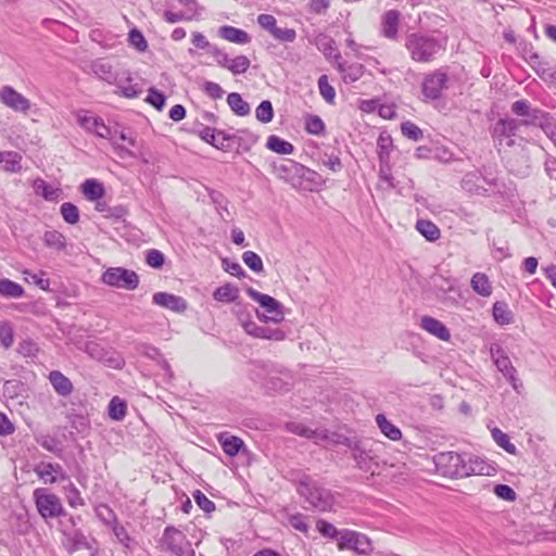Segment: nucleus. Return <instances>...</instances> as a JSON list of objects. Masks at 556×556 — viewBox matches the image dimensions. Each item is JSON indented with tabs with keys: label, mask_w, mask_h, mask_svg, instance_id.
Masks as SVG:
<instances>
[{
	"label": "nucleus",
	"mask_w": 556,
	"mask_h": 556,
	"mask_svg": "<svg viewBox=\"0 0 556 556\" xmlns=\"http://www.w3.org/2000/svg\"><path fill=\"white\" fill-rule=\"evenodd\" d=\"M316 528L326 538L338 540V538L340 536L341 531H338L332 523L326 520H318L316 523Z\"/></svg>",
	"instance_id": "obj_58"
},
{
	"label": "nucleus",
	"mask_w": 556,
	"mask_h": 556,
	"mask_svg": "<svg viewBox=\"0 0 556 556\" xmlns=\"http://www.w3.org/2000/svg\"><path fill=\"white\" fill-rule=\"evenodd\" d=\"M193 498L197 505L205 513H212L215 510V504L200 490L193 492Z\"/></svg>",
	"instance_id": "obj_60"
},
{
	"label": "nucleus",
	"mask_w": 556,
	"mask_h": 556,
	"mask_svg": "<svg viewBox=\"0 0 556 556\" xmlns=\"http://www.w3.org/2000/svg\"><path fill=\"white\" fill-rule=\"evenodd\" d=\"M199 136L203 141L215 148H222L224 146V141L230 139L224 131L207 126L199 130Z\"/></svg>",
	"instance_id": "obj_29"
},
{
	"label": "nucleus",
	"mask_w": 556,
	"mask_h": 556,
	"mask_svg": "<svg viewBox=\"0 0 556 556\" xmlns=\"http://www.w3.org/2000/svg\"><path fill=\"white\" fill-rule=\"evenodd\" d=\"M146 262L153 268H161L165 262V257L161 251L151 249L147 252Z\"/></svg>",
	"instance_id": "obj_62"
},
{
	"label": "nucleus",
	"mask_w": 556,
	"mask_h": 556,
	"mask_svg": "<svg viewBox=\"0 0 556 556\" xmlns=\"http://www.w3.org/2000/svg\"><path fill=\"white\" fill-rule=\"evenodd\" d=\"M511 111L514 114L518 116L527 117L523 124H530L536 121L540 116L543 115L540 110H531L530 104L527 100H518L513 103Z\"/></svg>",
	"instance_id": "obj_28"
},
{
	"label": "nucleus",
	"mask_w": 556,
	"mask_h": 556,
	"mask_svg": "<svg viewBox=\"0 0 556 556\" xmlns=\"http://www.w3.org/2000/svg\"><path fill=\"white\" fill-rule=\"evenodd\" d=\"M483 180L485 185L489 187L495 186V179L493 178H486L482 177L481 173L479 172H470L467 173L463 179H462V188L464 191H466L469 194H476V195H489V189L480 184V181Z\"/></svg>",
	"instance_id": "obj_13"
},
{
	"label": "nucleus",
	"mask_w": 556,
	"mask_h": 556,
	"mask_svg": "<svg viewBox=\"0 0 556 556\" xmlns=\"http://www.w3.org/2000/svg\"><path fill=\"white\" fill-rule=\"evenodd\" d=\"M102 281L111 287L135 290L139 285V277L134 270L112 267L103 273Z\"/></svg>",
	"instance_id": "obj_9"
},
{
	"label": "nucleus",
	"mask_w": 556,
	"mask_h": 556,
	"mask_svg": "<svg viewBox=\"0 0 556 556\" xmlns=\"http://www.w3.org/2000/svg\"><path fill=\"white\" fill-rule=\"evenodd\" d=\"M160 544L162 551L170 556H195L191 542L175 527L165 528Z\"/></svg>",
	"instance_id": "obj_5"
},
{
	"label": "nucleus",
	"mask_w": 556,
	"mask_h": 556,
	"mask_svg": "<svg viewBox=\"0 0 556 556\" xmlns=\"http://www.w3.org/2000/svg\"><path fill=\"white\" fill-rule=\"evenodd\" d=\"M123 78H125V80H127V81H130L131 80L130 73L127 71H124L121 73V76L117 78V84H115V85L118 87L121 94L128 99L137 98L141 93L140 87L137 84H135V85L129 84L127 86H124Z\"/></svg>",
	"instance_id": "obj_36"
},
{
	"label": "nucleus",
	"mask_w": 556,
	"mask_h": 556,
	"mask_svg": "<svg viewBox=\"0 0 556 556\" xmlns=\"http://www.w3.org/2000/svg\"><path fill=\"white\" fill-rule=\"evenodd\" d=\"M81 192L88 201H98L105 193L103 185L96 179H87L81 185Z\"/></svg>",
	"instance_id": "obj_30"
},
{
	"label": "nucleus",
	"mask_w": 556,
	"mask_h": 556,
	"mask_svg": "<svg viewBox=\"0 0 556 556\" xmlns=\"http://www.w3.org/2000/svg\"><path fill=\"white\" fill-rule=\"evenodd\" d=\"M296 492L311 508L328 511L333 506V495L330 490L321 486L308 475H301L296 482Z\"/></svg>",
	"instance_id": "obj_3"
},
{
	"label": "nucleus",
	"mask_w": 556,
	"mask_h": 556,
	"mask_svg": "<svg viewBox=\"0 0 556 556\" xmlns=\"http://www.w3.org/2000/svg\"><path fill=\"white\" fill-rule=\"evenodd\" d=\"M251 65V61L245 55H238L231 59V64H229V71L233 75L244 74Z\"/></svg>",
	"instance_id": "obj_53"
},
{
	"label": "nucleus",
	"mask_w": 556,
	"mask_h": 556,
	"mask_svg": "<svg viewBox=\"0 0 556 556\" xmlns=\"http://www.w3.org/2000/svg\"><path fill=\"white\" fill-rule=\"evenodd\" d=\"M46 275L45 271H40L39 274H33L31 271L25 269L23 271L24 280L28 283L33 282L41 290L48 291L50 289V280L43 278Z\"/></svg>",
	"instance_id": "obj_48"
},
{
	"label": "nucleus",
	"mask_w": 556,
	"mask_h": 556,
	"mask_svg": "<svg viewBox=\"0 0 556 556\" xmlns=\"http://www.w3.org/2000/svg\"><path fill=\"white\" fill-rule=\"evenodd\" d=\"M295 170L293 173L296 175V178L300 181H303L304 185L308 186L305 190H312L313 186L317 184V179L319 178V175L308 167L300 164V165H292Z\"/></svg>",
	"instance_id": "obj_37"
},
{
	"label": "nucleus",
	"mask_w": 556,
	"mask_h": 556,
	"mask_svg": "<svg viewBox=\"0 0 556 556\" xmlns=\"http://www.w3.org/2000/svg\"><path fill=\"white\" fill-rule=\"evenodd\" d=\"M305 129L312 135H323L325 132V124L317 115H309L305 121Z\"/></svg>",
	"instance_id": "obj_54"
},
{
	"label": "nucleus",
	"mask_w": 556,
	"mask_h": 556,
	"mask_svg": "<svg viewBox=\"0 0 556 556\" xmlns=\"http://www.w3.org/2000/svg\"><path fill=\"white\" fill-rule=\"evenodd\" d=\"M4 169L10 173H18L22 169V156L15 151H7L3 155Z\"/></svg>",
	"instance_id": "obj_45"
},
{
	"label": "nucleus",
	"mask_w": 556,
	"mask_h": 556,
	"mask_svg": "<svg viewBox=\"0 0 556 556\" xmlns=\"http://www.w3.org/2000/svg\"><path fill=\"white\" fill-rule=\"evenodd\" d=\"M405 48L413 61L430 63L444 52L445 42L429 34L412 33L406 37Z\"/></svg>",
	"instance_id": "obj_2"
},
{
	"label": "nucleus",
	"mask_w": 556,
	"mask_h": 556,
	"mask_svg": "<svg viewBox=\"0 0 556 556\" xmlns=\"http://www.w3.org/2000/svg\"><path fill=\"white\" fill-rule=\"evenodd\" d=\"M152 302L153 304L167 308L174 313H184L188 308V303L182 296L167 292L154 293Z\"/></svg>",
	"instance_id": "obj_16"
},
{
	"label": "nucleus",
	"mask_w": 556,
	"mask_h": 556,
	"mask_svg": "<svg viewBox=\"0 0 556 556\" xmlns=\"http://www.w3.org/2000/svg\"><path fill=\"white\" fill-rule=\"evenodd\" d=\"M492 438L498 446L507 453L515 455L517 453L516 446L509 441V438L498 428L492 429Z\"/></svg>",
	"instance_id": "obj_46"
},
{
	"label": "nucleus",
	"mask_w": 556,
	"mask_h": 556,
	"mask_svg": "<svg viewBox=\"0 0 556 556\" xmlns=\"http://www.w3.org/2000/svg\"><path fill=\"white\" fill-rule=\"evenodd\" d=\"M90 70L94 76L110 85L117 84V78L121 76V73L115 72L112 64L104 59L94 60Z\"/></svg>",
	"instance_id": "obj_18"
},
{
	"label": "nucleus",
	"mask_w": 556,
	"mask_h": 556,
	"mask_svg": "<svg viewBox=\"0 0 556 556\" xmlns=\"http://www.w3.org/2000/svg\"><path fill=\"white\" fill-rule=\"evenodd\" d=\"M255 116L261 123L267 124L274 117V110L271 102L268 100L262 101L255 110Z\"/></svg>",
	"instance_id": "obj_49"
},
{
	"label": "nucleus",
	"mask_w": 556,
	"mask_h": 556,
	"mask_svg": "<svg viewBox=\"0 0 556 556\" xmlns=\"http://www.w3.org/2000/svg\"><path fill=\"white\" fill-rule=\"evenodd\" d=\"M0 294L7 298L20 299L24 295V289L17 282L4 278L0 280Z\"/></svg>",
	"instance_id": "obj_41"
},
{
	"label": "nucleus",
	"mask_w": 556,
	"mask_h": 556,
	"mask_svg": "<svg viewBox=\"0 0 556 556\" xmlns=\"http://www.w3.org/2000/svg\"><path fill=\"white\" fill-rule=\"evenodd\" d=\"M400 12L396 10H389L383 13L381 17L380 33L383 37L396 40L399 37Z\"/></svg>",
	"instance_id": "obj_17"
},
{
	"label": "nucleus",
	"mask_w": 556,
	"mask_h": 556,
	"mask_svg": "<svg viewBox=\"0 0 556 556\" xmlns=\"http://www.w3.org/2000/svg\"><path fill=\"white\" fill-rule=\"evenodd\" d=\"M472 290L481 296L488 298L492 294V286L488 276L483 273H476L470 281Z\"/></svg>",
	"instance_id": "obj_33"
},
{
	"label": "nucleus",
	"mask_w": 556,
	"mask_h": 556,
	"mask_svg": "<svg viewBox=\"0 0 556 556\" xmlns=\"http://www.w3.org/2000/svg\"><path fill=\"white\" fill-rule=\"evenodd\" d=\"M77 122L86 131L92 132L100 138L112 139V130L104 124L101 117L88 113H78Z\"/></svg>",
	"instance_id": "obj_15"
},
{
	"label": "nucleus",
	"mask_w": 556,
	"mask_h": 556,
	"mask_svg": "<svg viewBox=\"0 0 556 556\" xmlns=\"http://www.w3.org/2000/svg\"><path fill=\"white\" fill-rule=\"evenodd\" d=\"M315 45L327 59H334L336 63L341 61V54L337 49L336 41L329 35L318 34L315 38Z\"/></svg>",
	"instance_id": "obj_22"
},
{
	"label": "nucleus",
	"mask_w": 556,
	"mask_h": 556,
	"mask_svg": "<svg viewBox=\"0 0 556 556\" xmlns=\"http://www.w3.org/2000/svg\"><path fill=\"white\" fill-rule=\"evenodd\" d=\"M0 101L18 113H27L30 109V101L11 86H3L1 88Z\"/></svg>",
	"instance_id": "obj_14"
},
{
	"label": "nucleus",
	"mask_w": 556,
	"mask_h": 556,
	"mask_svg": "<svg viewBox=\"0 0 556 556\" xmlns=\"http://www.w3.org/2000/svg\"><path fill=\"white\" fill-rule=\"evenodd\" d=\"M271 36L281 42H293L296 38V31L293 28L277 27Z\"/></svg>",
	"instance_id": "obj_61"
},
{
	"label": "nucleus",
	"mask_w": 556,
	"mask_h": 556,
	"mask_svg": "<svg viewBox=\"0 0 556 556\" xmlns=\"http://www.w3.org/2000/svg\"><path fill=\"white\" fill-rule=\"evenodd\" d=\"M338 547L339 549H354L358 554H367L371 551V543L365 534L345 529L340 532Z\"/></svg>",
	"instance_id": "obj_10"
},
{
	"label": "nucleus",
	"mask_w": 556,
	"mask_h": 556,
	"mask_svg": "<svg viewBox=\"0 0 556 556\" xmlns=\"http://www.w3.org/2000/svg\"><path fill=\"white\" fill-rule=\"evenodd\" d=\"M257 23L263 29L267 30L270 35L278 27L277 20L271 14H260L257 16Z\"/></svg>",
	"instance_id": "obj_63"
},
{
	"label": "nucleus",
	"mask_w": 556,
	"mask_h": 556,
	"mask_svg": "<svg viewBox=\"0 0 556 556\" xmlns=\"http://www.w3.org/2000/svg\"><path fill=\"white\" fill-rule=\"evenodd\" d=\"M420 327L431 336L442 340L450 341L451 332L447 327L439 319L431 316H422L420 318Z\"/></svg>",
	"instance_id": "obj_19"
},
{
	"label": "nucleus",
	"mask_w": 556,
	"mask_h": 556,
	"mask_svg": "<svg viewBox=\"0 0 556 556\" xmlns=\"http://www.w3.org/2000/svg\"><path fill=\"white\" fill-rule=\"evenodd\" d=\"M336 443L346 445L351 450L357 468L366 472H375V469L378 467L377 456L370 448H367L362 442L346 437H339Z\"/></svg>",
	"instance_id": "obj_6"
},
{
	"label": "nucleus",
	"mask_w": 556,
	"mask_h": 556,
	"mask_svg": "<svg viewBox=\"0 0 556 556\" xmlns=\"http://www.w3.org/2000/svg\"><path fill=\"white\" fill-rule=\"evenodd\" d=\"M448 76L442 68L425 75L421 83L424 101H434L441 98L442 91L447 88Z\"/></svg>",
	"instance_id": "obj_8"
},
{
	"label": "nucleus",
	"mask_w": 556,
	"mask_h": 556,
	"mask_svg": "<svg viewBox=\"0 0 556 556\" xmlns=\"http://www.w3.org/2000/svg\"><path fill=\"white\" fill-rule=\"evenodd\" d=\"M218 36L229 42L247 45L251 41L250 35L240 28L224 25L218 28Z\"/></svg>",
	"instance_id": "obj_24"
},
{
	"label": "nucleus",
	"mask_w": 556,
	"mask_h": 556,
	"mask_svg": "<svg viewBox=\"0 0 556 556\" xmlns=\"http://www.w3.org/2000/svg\"><path fill=\"white\" fill-rule=\"evenodd\" d=\"M337 68L342 74L343 80L345 83H354L363 74L362 65H349L348 63L341 61L337 63Z\"/></svg>",
	"instance_id": "obj_39"
},
{
	"label": "nucleus",
	"mask_w": 556,
	"mask_h": 556,
	"mask_svg": "<svg viewBox=\"0 0 556 556\" xmlns=\"http://www.w3.org/2000/svg\"><path fill=\"white\" fill-rule=\"evenodd\" d=\"M294 378L290 371H281L279 376H270L267 380L266 388L268 391L283 393L290 390Z\"/></svg>",
	"instance_id": "obj_23"
},
{
	"label": "nucleus",
	"mask_w": 556,
	"mask_h": 556,
	"mask_svg": "<svg viewBox=\"0 0 556 556\" xmlns=\"http://www.w3.org/2000/svg\"><path fill=\"white\" fill-rule=\"evenodd\" d=\"M392 146L391 138L390 137H382L380 136L378 139V155L380 163L387 164L389 162L390 156V148Z\"/></svg>",
	"instance_id": "obj_56"
},
{
	"label": "nucleus",
	"mask_w": 556,
	"mask_h": 556,
	"mask_svg": "<svg viewBox=\"0 0 556 556\" xmlns=\"http://www.w3.org/2000/svg\"><path fill=\"white\" fill-rule=\"evenodd\" d=\"M376 422H377L380 431L388 439H390L392 441L401 440L402 431L400 430V428H397L395 425H393L391 421H389L383 414H378L376 416Z\"/></svg>",
	"instance_id": "obj_32"
},
{
	"label": "nucleus",
	"mask_w": 556,
	"mask_h": 556,
	"mask_svg": "<svg viewBox=\"0 0 556 556\" xmlns=\"http://www.w3.org/2000/svg\"><path fill=\"white\" fill-rule=\"evenodd\" d=\"M434 464L450 478L490 475V466L483 459L467 453L442 452L434 456Z\"/></svg>",
	"instance_id": "obj_1"
},
{
	"label": "nucleus",
	"mask_w": 556,
	"mask_h": 556,
	"mask_svg": "<svg viewBox=\"0 0 556 556\" xmlns=\"http://www.w3.org/2000/svg\"><path fill=\"white\" fill-rule=\"evenodd\" d=\"M213 298L217 302L231 303L239 298V289L231 283H225L214 291Z\"/></svg>",
	"instance_id": "obj_34"
},
{
	"label": "nucleus",
	"mask_w": 556,
	"mask_h": 556,
	"mask_svg": "<svg viewBox=\"0 0 556 556\" xmlns=\"http://www.w3.org/2000/svg\"><path fill=\"white\" fill-rule=\"evenodd\" d=\"M318 89L326 102L333 103L336 91L334 88L329 84L328 77L326 75H321L318 78Z\"/></svg>",
	"instance_id": "obj_52"
},
{
	"label": "nucleus",
	"mask_w": 556,
	"mask_h": 556,
	"mask_svg": "<svg viewBox=\"0 0 556 556\" xmlns=\"http://www.w3.org/2000/svg\"><path fill=\"white\" fill-rule=\"evenodd\" d=\"M0 342L5 349L11 348L14 342L13 329L9 323L0 324Z\"/></svg>",
	"instance_id": "obj_59"
},
{
	"label": "nucleus",
	"mask_w": 556,
	"mask_h": 556,
	"mask_svg": "<svg viewBox=\"0 0 556 556\" xmlns=\"http://www.w3.org/2000/svg\"><path fill=\"white\" fill-rule=\"evenodd\" d=\"M401 130L406 138L414 141H419L422 138L421 129L409 121L402 123Z\"/></svg>",
	"instance_id": "obj_55"
},
{
	"label": "nucleus",
	"mask_w": 556,
	"mask_h": 556,
	"mask_svg": "<svg viewBox=\"0 0 556 556\" xmlns=\"http://www.w3.org/2000/svg\"><path fill=\"white\" fill-rule=\"evenodd\" d=\"M247 293L264 309L263 313L256 311V317L261 321L279 324L285 319L283 305L278 300L251 287L247 289Z\"/></svg>",
	"instance_id": "obj_4"
},
{
	"label": "nucleus",
	"mask_w": 556,
	"mask_h": 556,
	"mask_svg": "<svg viewBox=\"0 0 556 556\" xmlns=\"http://www.w3.org/2000/svg\"><path fill=\"white\" fill-rule=\"evenodd\" d=\"M217 441L220 444L224 453L231 457L238 455L240 451L244 450L245 447V444L241 438L231 435L227 432L218 434Z\"/></svg>",
	"instance_id": "obj_21"
},
{
	"label": "nucleus",
	"mask_w": 556,
	"mask_h": 556,
	"mask_svg": "<svg viewBox=\"0 0 556 556\" xmlns=\"http://www.w3.org/2000/svg\"><path fill=\"white\" fill-rule=\"evenodd\" d=\"M128 40L138 51L143 52L148 48V42L140 30L131 29L129 31Z\"/></svg>",
	"instance_id": "obj_57"
},
{
	"label": "nucleus",
	"mask_w": 556,
	"mask_h": 556,
	"mask_svg": "<svg viewBox=\"0 0 556 556\" xmlns=\"http://www.w3.org/2000/svg\"><path fill=\"white\" fill-rule=\"evenodd\" d=\"M287 429L300 437H304L307 439H313L316 441H323L328 439L327 431L324 429H311L309 427L299 424V422H289L287 424Z\"/></svg>",
	"instance_id": "obj_25"
},
{
	"label": "nucleus",
	"mask_w": 556,
	"mask_h": 556,
	"mask_svg": "<svg viewBox=\"0 0 556 556\" xmlns=\"http://www.w3.org/2000/svg\"><path fill=\"white\" fill-rule=\"evenodd\" d=\"M320 163L328 167L330 170H332L333 173L336 172H339L341 170L342 168V163H341V160L339 159L338 155H333V154H327L325 153L321 157H320Z\"/></svg>",
	"instance_id": "obj_64"
},
{
	"label": "nucleus",
	"mask_w": 556,
	"mask_h": 556,
	"mask_svg": "<svg viewBox=\"0 0 556 556\" xmlns=\"http://www.w3.org/2000/svg\"><path fill=\"white\" fill-rule=\"evenodd\" d=\"M39 515L45 518H56L65 516V510L61 500L53 493L48 492L45 488H37L33 493Z\"/></svg>",
	"instance_id": "obj_7"
},
{
	"label": "nucleus",
	"mask_w": 556,
	"mask_h": 556,
	"mask_svg": "<svg viewBox=\"0 0 556 556\" xmlns=\"http://www.w3.org/2000/svg\"><path fill=\"white\" fill-rule=\"evenodd\" d=\"M109 415L114 420H122L126 415V404L118 396H114L109 404Z\"/></svg>",
	"instance_id": "obj_47"
},
{
	"label": "nucleus",
	"mask_w": 556,
	"mask_h": 556,
	"mask_svg": "<svg viewBox=\"0 0 556 556\" xmlns=\"http://www.w3.org/2000/svg\"><path fill=\"white\" fill-rule=\"evenodd\" d=\"M34 189L37 194H40L47 201H53L55 200L59 194L61 193V190L58 188H54L50 185H48L42 179H36L34 181Z\"/></svg>",
	"instance_id": "obj_43"
},
{
	"label": "nucleus",
	"mask_w": 556,
	"mask_h": 556,
	"mask_svg": "<svg viewBox=\"0 0 556 556\" xmlns=\"http://www.w3.org/2000/svg\"><path fill=\"white\" fill-rule=\"evenodd\" d=\"M60 212H61L63 219L66 223L71 224V225L78 223L79 211H78L77 206L74 205L73 203H70V202L63 203L60 207Z\"/></svg>",
	"instance_id": "obj_50"
},
{
	"label": "nucleus",
	"mask_w": 556,
	"mask_h": 556,
	"mask_svg": "<svg viewBox=\"0 0 556 556\" xmlns=\"http://www.w3.org/2000/svg\"><path fill=\"white\" fill-rule=\"evenodd\" d=\"M45 244L56 251H62L66 248V238L58 230H48L43 235Z\"/></svg>",
	"instance_id": "obj_42"
},
{
	"label": "nucleus",
	"mask_w": 556,
	"mask_h": 556,
	"mask_svg": "<svg viewBox=\"0 0 556 556\" xmlns=\"http://www.w3.org/2000/svg\"><path fill=\"white\" fill-rule=\"evenodd\" d=\"M416 229L430 242L437 241L441 236L439 227L434 223L427 219L417 220Z\"/></svg>",
	"instance_id": "obj_35"
},
{
	"label": "nucleus",
	"mask_w": 556,
	"mask_h": 556,
	"mask_svg": "<svg viewBox=\"0 0 556 556\" xmlns=\"http://www.w3.org/2000/svg\"><path fill=\"white\" fill-rule=\"evenodd\" d=\"M34 471L46 484L70 479L66 471L58 463L40 462L35 466Z\"/></svg>",
	"instance_id": "obj_12"
},
{
	"label": "nucleus",
	"mask_w": 556,
	"mask_h": 556,
	"mask_svg": "<svg viewBox=\"0 0 556 556\" xmlns=\"http://www.w3.org/2000/svg\"><path fill=\"white\" fill-rule=\"evenodd\" d=\"M520 125L521 123L514 118H502L494 125L493 136L500 140L502 137L510 138L516 135Z\"/></svg>",
	"instance_id": "obj_27"
},
{
	"label": "nucleus",
	"mask_w": 556,
	"mask_h": 556,
	"mask_svg": "<svg viewBox=\"0 0 556 556\" xmlns=\"http://www.w3.org/2000/svg\"><path fill=\"white\" fill-rule=\"evenodd\" d=\"M291 165H300V163H296L291 160H286L280 165L276 166L277 175L280 179H283L288 184H290L295 189H306L308 186L304 185L303 181H300L296 178V175L293 173L295 168Z\"/></svg>",
	"instance_id": "obj_20"
},
{
	"label": "nucleus",
	"mask_w": 556,
	"mask_h": 556,
	"mask_svg": "<svg viewBox=\"0 0 556 556\" xmlns=\"http://www.w3.org/2000/svg\"><path fill=\"white\" fill-rule=\"evenodd\" d=\"M492 314L494 320L501 326L509 325L514 320V314L505 302H495L492 307Z\"/></svg>",
	"instance_id": "obj_31"
},
{
	"label": "nucleus",
	"mask_w": 556,
	"mask_h": 556,
	"mask_svg": "<svg viewBox=\"0 0 556 556\" xmlns=\"http://www.w3.org/2000/svg\"><path fill=\"white\" fill-rule=\"evenodd\" d=\"M492 359L496 368L507 378L513 388L517 389V370L513 366L505 351L497 344H493L490 349Z\"/></svg>",
	"instance_id": "obj_11"
},
{
	"label": "nucleus",
	"mask_w": 556,
	"mask_h": 556,
	"mask_svg": "<svg viewBox=\"0 0 556 556\" xmlns=\"http://www.w3.org/2000/svg\"><path fill=\"white\" fill-rule=\"evenodd\" d=\"M266 147L279 154H291L294 150L292 143L275 135L267 138Z\"/></svg>",
	"instance_id": "obj_40"
},
{
	"label": "nucleus",
	"mask_w": 556,
	"mask_h": 556,
	"mask_svg": "<svg viewBox=\"0 0 556 556\" xmlns=\"http://www.w3.org/2000/svg\"><path fill=\"white\" fill-rule=\"evenodd\" d=\"M67 485L64 486V492L66 494L67 503L71 507L76 508L78 506H84L85 501L80 495L79 490L76 485L68 479Z\"/></svg>",
	"instance_id": "obj_44"
},
{
	"label": "nucleus",
	"mask_w": 556,
	"mask_h": 556,
	"mask_svg": "<svg viewBox=\"0 0 556 556\" xmlns=\"http://www.w3.org/2000/svg\"><path fill=\"white\" fill-rule=\"evenodd\" d=\"M227 103L231 111L238 116H245L250 113V105L243 100L240 93L231 92L227 97Z\"/></svg>",
	"instance_id": "obj_38"
},
{
	"label": "nucleus",
	"mask_w": 556,
	"mask_h": 556,
	"mask_svg": "<svg viewBox=\"0 0 556 556\" xmlns=\"http://www.w3.org/2000/svg\"><path fill=\"white\" fill-rule=\"evenodd\" d=\"M49 381L54 391L61 396H67L74 390L72 381L59 370H52L49 374Z\"/></svg>",
	"instance_id": "obj_26"
},
{
	"label": "nucleus",
	"mask_w": 556,
	"mask_h": 556,
	"mask_svg": "<svg viewBox=\"0 0 556 556\" xmlns=\"http://www.w3.org/2000/svg\"><path fill=\"white\" fill-rule=\"evenodd\" d=\"M242 260H243L244 264L254 273L263 271V269H264L263 261L260 257V255H257L255 252L245 251L242 254Z\"/></svg>",
	"instance_id": "obj_51"
}]
</instances>
